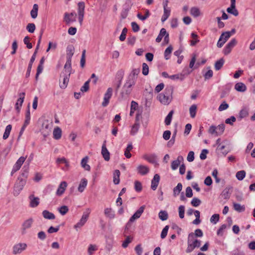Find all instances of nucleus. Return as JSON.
<instances>
[{
  "label": "nucleus",
  "instance_id": "1",
  "mask_svg": "<svg viewBox=\"0 0 255 255\" xmlns=\"http://www.w3.org/2000/svg\"><path fill=\"white\" fill-rule=\"evenodd\" d=\"M26 176L25 173H23L17 178L15 182L13 189V195L15 196H18L20 193L21 191L23 188V187L26 184Z\"/></svg>",
  "mask_w": 255,
  "mask_h": 255
},
{
  "label": "nucleus",
  "instance_id": "2",
  "mask_svg": "<svg viewBox=\"0 0 255 255\" xmlns=\"http://www.w3.org/2000/svg\"><path fill=\"white\" fill-rule=\"evenodd\" d=\"M173 92V89L171 87L166 88L165 90V94H160L157 98L160 103L164 105H168L171 100L170 95L172 94Z\"/></svg>",
  "mask_w": 255,
  "mask_h": 255
},
{
  "label": "nucleus",
  "instance_id": "3",
  "mask_svg": "<svg viewBox=\"0 0 255 255\" xmlns=\"http://www.w3.org/2000/svg\"><path fill=\"white\" fill-rule=\"evenodd\" d=\"M139 72V68L133 69L131 72L130 73V74L128 76L125 83L132 87L133 85H135L136 83V80L137 79V76Z\"/></svg>",
  "mask_w": 255,
  "mask_h": 255
},
{
  "label": "nucleus",
  "instance_id": "4",
  "mask_svg": "<svg viewBox=\"0 0 255 255\" xmlns=\"http://www.w3.org/2000/svg\"><path fill=\"white\" fill-rule=\"evenodd\" d=\"M132 91V86L125 83L120 92L119 99L120 100L127 99L131 94Z\"/></svg>",
  "mask_w": 255,
  "mask_h": 255
},
{
  "label": "nucleus",
  "instance_id": "5",
  "mask_svg": "<svg viewBox=\"0 0 255 255\" xmlns=\"http://www.w3.org/2000/svg\"><path fill=\"white\" fill-rule=\"evenodd\" d=\"M90 213L91 209L90 208H87L86 211L83 213L79 222L75 225L74 228L75 229L77 230L78 228H80L84 225L89 218V216Z\"/></svg>",
  "mask_w": 255,
  "mask_h": 255
},
{
  "label": "nucleus",
  "instance_id": "6",
  "mask_svg": "<svg viewBox=\"0 0 255 255\" xmlns=\"http://www.w3.org/2000/svg\"><path fill=\"white\" fill-rule=\"evenodd\" d=\"M27 248V245L24 243H18L15 244L12 247V254L14 255L21 254L25 251Z\"/></svg>",
  "mask_w": 255,
  "mask_h": 255
},
{
  "label": "nucleus",
  "instance_id": "7",
  "mask_svg": "<svg viewBox=\"0 0 255 255\" xmlns=\"http://www.w3.org/2000/svg\"><path fill=\"white\" fill-rule=\"evenodd\" d=\"M34 220L32 218H29L25 220L21 226V233L22 235H25L27 232V230L31 228Z\"/></svg>",
  "mask_w": 255,
  "mask_h": 255
},
{
  "label": "nucleus",
  "instance_id": "8",
  "mask_svg": "<svg viewBox=\"0 0 255 255\" xmlns=\"http://www.w3.org/2000/svg\"><path fill=\"white\" fill-rule=\"evenodd\" d=\"M187 248L186 250L187 253H191L196 248H199L201 246V241L199 240H194L192 244L187 243Z\"/></svg>",
  "mask_w": 255,
  "mask_h": 255
},
{
  "label": "nucleus",
  "instance_id": "9",
  "mask_svg": "<svg viewBox=\"0 0 255 255\" xmlns=\"http://www.w3.org/2000/svg\"><path fill=\"white\" fill-rule=\"evenodd\" d=\"M145 206H141L130 217L127 224V225H129L130 224V223L134 222L135 220L139 218L141 216L142 213L143 212Z\"/></svg>",
  "mask_w": 255,
  "mask_h": 255
},
{
  "label": "nucleus",
  "instance_id": "10",
  "mask_svg": "<svg viewBox=\"0 0 255 255\" xmlns=\"http://www.w3.org/2000/svg\"><path fill=\"white\" fill-rule=\"evenodd\" d=\"M113 90L112 88H109L104 95V101L102 103L103 107H106L109 103V101L113 94Z\"/></svg>",
  "mask_w": 255,
  "mask_h": 255
},
{
  "label": "nucleus",
  "instance_id": "11",
  "mask_svg": "<svg viewBox=\"0 0 255 255\" xmlns=\"http://www.w3.org/2000/svg\"><path fill=\"white\" fill-rule=\"evenodd\" d=\"M70 75L67 74H63V75H61L60 76V78H62V83L61 82V79L59 80V86L62 89H65L68 85V83L69 82Z\"/></svg>",
  "mask_w": 255,
  "mask_h": 255
},
{
  "label": "nucleus",
  "instance_id": "12",
  "mask_svg": "<svg viewBox=\"0 0 255 255\" xmlns=\"http://www.w3.org/2000/svg\"><path fill=\"white\" fill-rule=\"evenodd\" d=\"M184 158L182 156H178L176 160H173L171 165V169L173 170L177 169L181 162H183Z\"/></svg>",
  "mask_w": 255,
  "mask_h": 255
},
{
  "label": "nucleus",
  "instance_id": "13",
  "mask_svg": "<svg viewBox=\"0 0 255 255\" xmlns=\"http://www.w3.org/2000/svg\"><path fill=\"white\" fill-rule=\"evenodd\" d=\"M106 141H104L102 145L101 153L104 159L106 161H109L110 158V152L106 147Z\"/></svg>",
  "mask_w": 255,
  "mask_h": 255
},
{
  "label": "nucleus",
  "instance_id": "14",
  "mask_svg": "<svg viewBox=\"0 0 255 255\" xmlns=\"http://www.w3.org/2000/svg\"><path fill=\"white\" fill-rule=\"evenodd\" d=\"M30 200L29 206L31 208L36 207L39 204V198L34 197V195L31 194L29 196Z\"/></svg>",
  "mask_w": 255,
  "mask_h": 255
},
{
  "label": "nucleus",
  "instance_id": "15",
  "mask_svg": "<svg viewBox=\"0 0 255 255\" xmlns=\"http://www.w3.org/2000/svg\"><path fill=\"white\" fill-rule=\"evenodd\" d=\"M160 181V176L158 174H155L151 180V188L153 190H155L159 184Z\"/></svg>",
  "mask_w": 255,
  "mask_h": 255
},
{
  "label": "nucleus",
  "instance_id": "16",
  "mask_svg": "<svg viewBox=\"0 0 255 255\" xmlns=\"http://www.w3.org/2000/svg\"><path fill=\"white\" fill-rule=\"evenodd\" d=\"M67 186V183L66 182H61L57 190L56 195L58 196L62 195L64 193Z\"/></svg>",
  "mask_w": 255,
  "mask_h": 255
},
{
  "label": "nucleus",
  "instance_id": "17",
  "mask_svg": "<svg viewBox=\"0 0 255 255\" xmlns=\"http://www.w3.org/2000/svg\"><path fill=\"white\" fill-rule=\"evenodd\" d=\"M137 171L139 174L145 175L149 172V169L147 166L139 165L137 167Z\"/></svg>",
  "mask_w": 255,
  "mask_h": 255
},
{
  "label": "nucleus",
  "instance_id": "18",
  "mask_svg": "<svg viewBox=\"0 0 255 255\" xmlns=\"http://www.w3.org/2000/svg\"><path fill=\"white\" fill-rule=\"evenodd\" d=\"M41 131L43 136L46 137L49 134L51 131V127L49 124L43 123L42 124Z\"/></svg>",
  "mask_w": 255,
  "mask_h": 255
},
{
  "label": "nucleus",
  "instance_id": "19",
  "mask_svg": "<svg viewBox=\"0 0 255 255\" xmlns=\"http://www.w3.org/2000/svg\"><path fill=\"white\" fill-rule=\"evenodd\" d=\"M64 68V72L63 74L70 75L71 71V60L67 59V61Z\"/></svg>",
  "mask_w": 255,
  "mask_h": 255
},
{
  "label": "nucleus",
  "instance_id": "20",
  "mask_svg": "<svg viewBox=\"0 0 255 255\" xmlns=\"http://www.w3.org/2000/svg\"><path fill=\"white\" fill-rule=\"evenodd\" d=\"M104 214L110 219H114L115 217L114 211L111 208H106L104 210Z\"/></svg>",
  "mask_w": 255,
  "mask_h": 255
},
{
  "label": "nucleus",
  "instance_id": "21",
  "mask_svg": "<svg viewBox=\"0 0 255 255\" xmlns=\"http://www.w3.org/2000/svg\"><path fill=\"white\" fill-rule=\"evenodd\" d=\"M236 2H231V6L228 7L227 9L228 12L233 14L235 16H237L239 14L238 11L236 8Z\"/></svg>",
  "mask_w": 255,
  "mask_h": 255
},
{
  "label": "nucleus",
  "instance_id": "22",
  "mask_svg": "<svg viewBox=\"0 0 255 255\" xmlns=\"http://www.w3.org/2000/svg\"><path fill=\"white\" fill-rule=\"evenodd\" d=\"M235 89L238 92H244L247 90V87L243 83L239 82L235 85Z\"/></svg>",
  "mask_w": 255,
  "mask_h": 255
},
{
  "label": "nucleus",
  "instance_id": "23",
  "mask_svg": "<svg viewBox=\"0 0 255 255\" xmlns=\"http://www.w3.org/2000/svg\"><path fill=\"white\" fill-rule=\"evenodd\" d=\"M26 157L21 156L16 162L13 168L17 171L20 168L21 165L25 160Z\"/></svg>",
  "mask_w": 255,
  "mask_h": 255
},
{
  "label": "nucleus",
  "instance_id": "24",
  "mask_svg": "<svg viewBox=\"0 0 255 255\" xmlns=\"http://www.w3.org/2000/svg\"><path fill=\"white\" fill-rule=\"evenodd\" d=\"M19 98L17 99V102L15 104V108L16 110L19 112L20 108L18 107V102L20 103V107H21L22 105V103L24 101L25 93L22 92L19 94Z\"/></svg>",
  "mask_w": 255,
  "mask_h": 255
},
{
  "label": "nucleus",
  "instance_id": "25",
  "mask_svg": "<svg viewBox=\"0 0 255 255\" xmlns=\"http://www.w3.org/2000/svg\"><path fill=\"white\" fill-rule=\"evenodd\" d=\"M88 159L89 158L88 156H85L81 160V165L85 170L90 171L91 169L90 166L87 164Z\"/></svg>",
  "mask_w": 255,
  "mask_h": 255
},
{
  "label": "nucleus",
  "instance_id": "26",
  "mask_svg": "<svg viewBox=\"0 0 255 255\" xmlns=\"http://www.w3.org/2000/svg\"><path fill=\"white\" fill-rule=\"evenodd\" d=\"M43 217L46 219L48 220H54L55 218V216L54 214L50 212L48 210H44L42 213Z\"/></svg>",
  "mask_w": 255,
  "mask_h": 255
},
{
  "label": "nucleus",
  "instance_id": "27",
  "mask_svg": "<svg viewBox=\"0 0 255 255\" xmlns=\"http://www.w3.org/2000/svg\"><path fill=\"white\" fill-rule=\"evenodd\" d=\"M53 137L55 139H59L61 137L62 135V130L61 128L59 127H56L54 129L53 132Z\"/></svg>",
  "mask_w": 255,
  "mask_h": 255
},
{
  "label": "nucleus",
  "instance_id": "28",
  "mask_svg": "<svg viewBox=\"0 0 255 255\" xmlns=\"http://www.w3.org/2000/svg\"><path fill=\"white\" fill-rule=\"evenodd\" d=\"M143 158L148 161L149 163L154 164L156 163V156L154 154L147 155L145 154L143 155Z\"/></svg>",
  "mask_w": 255,
  "mask_h": 255
},
{
  "label": "nucleus",
  "instance_id": "29",
  "mask_svg": "<svg viewBox=\"0 0 255 255\" xmlns=\"http://www.w3.org/2000/svg\"><path fill=\"white\" fill-rule=\"evenodd\" d=\"M190 12L191 15L195 17H198L201 15V12L199 8L196 6L191 7Z\"/></svg>",
  "mask_w": 255,
  "mask_h": 255
},
{
  "label": "nucleus",
  "instance_id": "30",
  "mask_svg": "<svg viewBox=\"0 0 255 255\" xmlns=\"http://www.w3.org/2000/svg\"><path fill=\"white\" fill-rule=\"evenodd\" d=\"M87 180L85 178L82 179L80 183L78 188V190L80 192H82L87 185Z\"/></svg>",
  "mask_w": 255,
  "mask_h": 255
},
{
  "label": "nucleus",
  "instance_id": "31",
  "mask_svg": "<svg viewBox=\"0 0 255 255\" xmlns=\"http://www.w3.org/2000/svg\"><path fill=\"white\" fill-rule=\"evenodd\" d=\"M234 209L238 212H243L245 211L246 208L245 205H241L239 203H233Z\"/></svg>",
  "mask_w": 255,
  "mask_h": 255
},
{
  "label": "nucleus",
  "instance_id": "32",
  "mask_svg": "<svg viewBox=\"0 0 255 255\" xmlns=\"http://www.w3.org/2000/svg\"><path fill=\"white\" fill-rule=\"evenodd\" d=\"M38 10V5L37 4H34L33 8L30 11V15L32 18H35L37 16Z\"/></svg>",
  "mask_w": 255,
  "mask_h": 255
},
{
  "label": "nucleus",
  "instance_id": "33",
  "mask_svg": "<svg viewBox=\"0 0 255 255\" xmlns=\"http://www.w3.org/2000/svg\"><path fill=\"white\" fill-rule=\"evenodd\" d=\"M182 189V185L181 183H178L177 186L173 189V196L176 197L178 196Z\"/></svg>",
  "mask_w": 255,
  "mask_h": 255
},
{
  "label": "nucleus",
  "instance_id": "34",
  "mask_svg": "<svg viewBox=\"0 0 255 255\" xmlns=\"http://www.w3.org/2000/svg\"><path fill=\"white\" fill-rule=\"evenodd\" d=\"M174 111L171 110L166 117L164 121L165 124L167 126L170 125L172 119Z\"/></svg>",
  "mask_w": 255,
  "mask_h": 255
},
{
  "label": "nucleus",
  "instance_id": "35",
  "mask_svg": "<svg viewBox=\"0 0 255 255\" xmlns=\"http://www.w3.org/2000/svg\"><path fill=\"white\" fill-rule=\"evenodd\" d=\"M120 171L119 170H116L114 173L113 182L115 184L117 185L120 183Z\"/></svg>",
  "mask_w": 255,
  "mask_h": 255
},
{
  "label": "nucleus",
  "instance_id": "36",
  "mask_svg": "<svg viewBox=\"0 0 255 255\" xmlns=\"http://www.w3.org/2000/svg\"><path fill=\"white\" fill-rule=\"evenodd\" d=\"M74 48L73 46H68L67 48V59L71 60L74 54Z\"/></svg>",
  "mask_w": 255,
  "mask_h": 255
},
{
  "label": "nucleus",
  "instance_id": "37",
  "mask_svg": "<svg viewBox=\"0 0 255 255\" xmlns=\"http://www.w3.org/2000/svg\"><path fill=\"white\" fill-rule=\"evenodd\" d=\"M35 59V54H33L32 57H31V59H30V62L29 63V64H28L27 72H26V77H28L30 75L31 69V68H32V64H33V62L34 61Z\"/></svg>",
  "mask_w": 255,
  "mask_h": 255
},
{
  "label": "nucleus",
  "instance_id": "38",
  "mask_svg": "<svg viewBox=\"0 0 255 255\" xmlns=\"http://www.w3.org/2000/svg\"><path fill=\"white\" fill-rule=\"evenodd\" d=\"M158 216L159 219L164 221L167 220L168 218V214L166 211H160L159 212Z\"/></svg>",
  "mask_w": 255,
  "mask_h": 255
},
{
  "label": "nucleus",
  "instance_id": "39",
  "mask_svg": "<svg viewBox=\"0 0 255 255\" xmlns=\"http://www.w3.org/2000/svg\"><path fill=\"white\" fill-rule=\"evenodd\" d=\"M249 115V109L247 108H244L239 113V117L243 119L247 117Z\"/></svg>",
  "mask_w": 255,
  "mask_h": 255
},
{
  "label": "nucleus",
  "instance_id": "40",
  "mask_svg": "<svg viewBox=\"0 0 255 255\" xmlns=\"http://www.w3.org/2000/svg\"><path fill=\"white\" fill-rule=\"evenodd\" d=\"M197 112V106L195 104L192 105L189 108V112L190 117L192 118H194L196 116Z\"/></svg>",
  "mask_w": 255,
  "mask_h": 255
},
{
  "label": "nucleus",
  "instance_id": "41",
  "mask_svg": "<svg viewBox=\"0 0 255 255\" xmlns=\"http://www.w3.org/2000/svg\"><path fill=\"white\" fill-rule=\"evenodd\" d=\"M194 214L196 217V219L193 221L192 223L194 225H198L201 223V220L200 219V213L199 211L195 210Z\"/></svg>",
  "mask_w": 255,
  "mask_h": 255
},
{
  "label": "nucleus",
  "instance_id": "42",
  "mask_svg": "<svg viewBox=\"0 0 255 255\" xmlns=\"http://www.w3.org/2000/svg\"><path fill=\"white\" fill-rule=\"evenodd\" d=\"M224 62L225 61L223 58H221L216 61L215 64V68L216 70L218 71L221 69L224 63Z\"/></svg>",
  "mask_w": 255,
  "mask_h": 255
},
{
  "label": "nucleus",
  "instance_id": "43",
  "mask_svg": "<svg viewBox=\"0 0 255 255\" xmlns=\"http://www.w3.org/2000/svg\"><path fill=\"white\" fill-rule=\"evenodd\" d=\"M11 128H12V127H11V125H8L6 127L5 131L3 135V138L4 139H6L8 137L10 132V131L11 130Z\"/></svg>",
  "mask_w": 255,
  "mask_h": 255
},
{
  "label": "nucleus",
  "instance_id": "44",
  "mask_svg": "<svg viewBox=\"0 0 255 255\" xmlns=\"http://www.w3.org/2000/svg\"><path fill=\"white\" fill-rule=\"evenodd\" d=\"M132 145L131 144H129L128 145L126 150L125 151V155L127 158H129L131 156V154L130 153V150L132 149Z\"/></svg>",
  "mask_w": 255,
  "mask_h": 255
},
{
  "label": "nucleus",
  "instance_id": "45",
  "mask_svg": "<svg viewBox=\"0 0 255 255\" xmlns=\"http://www.w3.org/2000/svg\"><path fill=\"white\" fill-rule=\"evenodd\" d=\"M124 76V71L122 70H119L116 76L115 81L122 82Z\"/></svg>",
  "mask_w": 255,
  "mask_h": 255
},
{
  "label": "nucleus",
  "instance_id": "46",
  "mask_svg": "<svg viewBox=\"0 0 255 255\" xmlns=\"http://www.w3.org/2000/svg\"><path fill=\"white\" fill-rule=\"evenodd\" d=\"M140 127V125L138 124H134V125L131 127V129L130 130V134L134 135H135L137 131Z\"/></svg>",
  "mask_w": 255,
  "mask_h": 255
},
{
  "label": "nucleus",
  "instance_id": "47",
  "mask_svg": "<svg viewBox=\"0 0 255 255\" xmlns=\"http://www.w3.org/2000/svg\"><path fill=\"white\" fill-rule=\"evenodd\" d=\"M78 14H84L85 3L83 1L79 2L78 3Z\"/></svg>",
  "mask_w": 255,
  "mask_h": 255
},
{
  "label": "nucleus",
  "instance_id": "48",
  "mask_svg": "<svg viewBox=\"0 0 255 255\" xmlns=\"http://www.w3.org/2000/svg\"><path fill=\"white\" fill-rule=\"evenodd\" d=\"M64 20L67 24H69L71 22H75L76 21L75 18L71 19L70 18V14L67 12L64 14Z\"/></svg>",
  "mask_w": 255,
  "mask_h": 255
},
{
  "label": "nucleus",
  "instance_id": "49",
  "mask_svg": "<svg viewBox=\"0 0 255 255\" xmlns=\"http://www.w3.org/2000/svg\"><path fill=\"white\" fill-rule=\"evenodd\" d=\"M173 48L172 46H168L164 51V57L166 60H168L170 58V55L172 51Z\"/></svg>",
  "mask_w": 255,
  "mask_h": 255
},
{
  "label": "nucleus",
  "instance_id": "50",
  "mask_svg": "<svg viewBox=\"0 0 255 255\" xmlns=\"http://www.w3.org/2000/svg\"><path fill=\"white\" fill-rule=\"evenodd\" d=\"M192 38L193 40H191L190 45L191 46H194L197 42H199V40L198 39V35L194 32H192L191 34Z\"/></svg>",
  "mask_w": 255,
  "mask_h": 255
},
{
  "label": "nucleus",
  "instance_id": "51",
  "mask_svg": "<svg viewBox=\"0 0 255 255\" xmlns=\"http://www.w3.org/2000/svg\"><path fill=\"white\" fill-rule=\"evenodd\" d=\"M149 15H150V13H149V10H146L144 15H142L141 14V13H138L137 14V16L139 19L143 21V20H145L146 19H147L149 17Z\"/></svg>",
  "mask_w": 255,
  "mask_h": 255
},
{
  "label": "nucleus",
  "instance_id": "52",
  "mask_svg": "<svg viewBox=\"0 0 255 255\" xmlns=\"http://www.w3.org/2000/svg\"><path fill=\"white\" fill-rule=\"evenodd\" d=\"M191 72V70H190L188 67H185L182 70V72L180 73V74L182 76V77H183V79L184 80L185 77L190 74Z\"/></svg>",
  "mask_w": 255,
  "mask_h": 255
},
{
  "label": "nucleus",
  "instance_id": "53",
  "mask_svg": "<svg viewBox=\"0 0 255 255\" xmlns=\"http://www.w3.org/2000/svg\"><path fill=\"white\" fill-rule=\"evenodd\" d=\"M58 210L62 215H64L68 212L69 209L67 206L63 205L59 208Z\"/></svg>",
  "mask_w": 255,
  "mask_h": 255
},
{
  "label": "nucleus",
  "instance_id": "54",
  "mask_svg": "<svg viewBox=\"0 0 255 255\" xmlns=\"http://www.w3.org/2000/svg\"><path fill=\"white\" fill-rule=\"evenodd\" d=\"M246 176V172L244 170L238 171L236 173V177L239 180H242Z\"/></svg>",
  "mask_w": 255,
  "mask_h": 255
},
{
  "label": "nucleus",
  "instance_id": "55",
  "mask_svg": "<svg viewBox=\"0 0 255 255\" xmlns=\"http://www.w3.org/2000/svg\"><path fill=\"white\" fill-rule=\"evenodd\" d=\"M201 200L199 199L196 197L193 198L191 202V205L195 207L199 206L201 204Z\"/></svg>",
  "mask_w": 255,
  "mask_h": 255
},
{
  "label": "nucleus",
  "instance_id": "56",
  "mask_svg": "<svg viewBox=\"0 0 255 255\" xmlns=\"http://www.w3.org/2000/svg\"><path fill=\"white\" fill-rule=\"evenodd\" d=\"M231 37V32H223L220 36V38H221L223 41H225V42L227 40Z\"/></svg>",
  "mask_w": 255,
  "mask_h": 255
},
{
  "label": "nucleus",
  "instance_id": "57",
  "mask_svg": "<svg viewBox=\"0 0 255 255\" xmlns=\"http://www.w3.org/2000/svg\"><path fill=\"white\" fill-rule=\"evenodd\" d=\"M138 104L135 101H132L131 102V107L130 111V116H132L137 107Z\"/></svg>",
  "mask_w": 255,
  "mask_h": 255
},
{
  "label": "nucleus",
  "instance_id": "58",
  "mask_svg": "<svg viewBox=\"0 0 255 255\" xmlns=\"http://www.w3.org/2000/svg\"><path fill=\"white\" fill-rule=\"evenodd\" d=\"M149 72V67L145 63L142 64V73L143 75H147Z\"/></svg>",
  "mask_w": 255,
  "mask_h": 255
},
{
  "label": "nucleus",
  "instance_id": "59",
  "mask_svg": "<svg viewBox=\"0 0 255 255\" xmlns=\"http://www.w3.org/2000/svg\"><path fill=\"white\" fill-rule=\"evenodd\" d=\"M179 216L181 219L184 217L185 207L183 205H180L178 207Z\"/></svg>",
  "mask_w": 255,
  "mask_h": 255
},
{
  "label": "nucleus",
  "instance_id": "60",
  "mask_svg": "<svg viewBox=\"0 0 255 255\" xmlns=\"http://www.w3.org/2000/svg\"><path fill=\"white\" fill-rule=\"evenodd\" d=\"M91 79H89L87 81H86L84 85L81 88V91L82 92H85L88 91L89 89V83Z\"/></svg>",
  "mask_w": 255,
  "mask_h": 255
},
{
  "label": "nucleus",
  "instance_id": "61",
  "mask_svg": "<svg viewBox=\"0 0 255 255\" xmlns=\"http://www.w3.org/2000/svg\"><path fill=\"white\" fill-rule=\"evenodd\" d=\"M26 28L29 32L33 33L35 30V25L34 23H28Z\"/></svg>",
  "mask_w": 255,
  "mask_h": 255
},
{
  "label": "nucleus",
  "instance_id": "62",
  "mask_svg": "<svg viewBox=\"0 0 255 255\" xmlns=\"http://www.w3.org/2000/svg\"><path fill=\"white\" fill-rule=\"evenodd\" d=\"M132 241V238H131L129 236L127 237L126 240L123 242L122 244V247L124 248H126L128 247V244L130 243Z\"/></svg>",
  "mask_w": 255,
  "mask_h": 255
},
{
  "label": "nucleus",
  "instance_id": "63",
  "mask_svg": "<svg viewBox=\"0 0 255 255\" xmlns=\"http://www.w3.org/2000/svg\"><path fill=\"white\" fill-rule=\"evenodd\" d=\"M219 220V215L214 214L210 218V222L213 224H216Z\"/></svg>",
  "mask_w": 255,
  "mask_h": 255
},
{
  "label": "nucleus",
  "instance_id": "64",
  "mask_svg": "<svg viewBox=\"0 0 255 255\" xmlns=\"http://www.w3.org/2000/svg\"><path fill=\"white\" fill-rule=\"evenodd\" d=\"M97 250L96 245H90L88 249V253L89 255H92L93 252Z\"/></svg>",
  "mask_w": 255,
  "mask_h": 255
}]
</instances>
